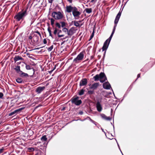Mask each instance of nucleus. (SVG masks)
<instances>
[{"label":"nucleus","mask_w":155,"mask_h":155,"mask_svg":"<svg viewBox=\"0 0 155 155\" xmlns=\"http://www.w3.org/2000/svg\"><path fill=\"white\" fill-rule=\"evenodd\" d=\"M27 15L26 10L24 11H21L17 13L14 16V18L17 21H19L21 19L23 20Z\"/></svg>","instance_id":"nucleus-1"},{"label":"nucleus","mask_w":155,"mask_h":155,"mask_svg":"<svg viewBox=\"0 0 155 155\" xmlns=\"http://www.w3.org/2000/svg\"><path fill=\"white\" fill-rule=\"evenodd\" d=\"M94 80L97 81L100 79V81L101 83H103L107 79L106 77L105 74L104 73L101 72L99 74H96L94 77Z\"/></svg>","instance_id":"nucleus-2"},{"label":"nucleus","mask_w":155,"mask_h":155,"mask_svg":"<svg viewBox=\"0 0 155 155\" xmlns=\"http://www.w3.org/2000/svg\"><path fill=\"white\" fill-rule=\"evenodd\" d=\"M114 33V32L112 31L109 38L104 42L103 46L102 48L103 51H106L107 49Z\"/></svg>","instance_id":"nucleus-3"},{"label":"nucleus","mask_w":155,"mask_h":155,"mask_svg":"<svg viewBox=\"0 0 155 155\" xmlns=\"http://www.w3.org/2000/svg\"><path fill=\"white\" fill-rule=\"evenodd\" d=\"M63 12L59 11L53 12L52 13V16L56 20H60L63 17Z\"/></svg>","instance_id":"nucleus-4"},{"label":"nucleus","mask_w":155,"mask_h":155,"mask_svg":"<svg viewBox=\"0 0 155 155\" xmlns=\"http://www.w3.org/2000/svg\"><path fill=\"white\" fill-rule=\"evenodd\" d=\"M84 56V52L83 51L81 52L77 56V57L73 60V62L74 63H79L83 60Z\"/></svg>","instance_id":"nucleus-5"},{"label":"nucleus","mask_w":155,"mask_h":155,"mask_svg":"<svg viewBox=\"0 0 155 155\" xmlns=\"http://www.w3.org/2000/svg\"><path fill=\"white\" fill-rule=\"evenodd\" d=\"M71 103L75 105L79 106L82 103V101L81 100H79V97H73L71 99Z\"/></svg>","instance_id":"nucleus-6"},{"label":"nucleus","mask_w":155,"mask_h":155,"mask_svg":"<svg viewBox=\"0 0 155 155\" xmlns=\"http://www.w3.org/2000/svg\"><path fill=\"white\" fill-rule=\"evenodd\" d=\"M72 14L75 18L79 16L80 14V12L78 11V9L76 7L72 12Z\"/></svg>","instance_id":"nucleus-7"},{"label":"nucleus","mask_w":155,"mask_h":155,"mask_svg":"<svg viewBox=\"0 0 155 155\" xmlns=\"http://www.w3.org/2000/svg\"><path fill=\"white\" fill-rule=\"evenodd\" d=\"M101 101H97L96 104V107L97 110L99 112H101L102 110V107L101 104Z\"/></svg>","instance_id":"nucleus-8"},{"label":"nucleus","mask_w":155,"mask_h":155,"mask_svg":"<svg viewBox=\"0 0 155 155\" xmlns=\"http://www.w3.org/2000/svg\"><path fill=\"white\" fill-rule=\"evenodd\" d=\"M87 83V79L84 78L82 79L80 81L79 85L80 86H82L86 85Z\"/></svg>","instance_id":"nucleus-9"},{"label":"nucleus","mask_w":155,"mask_h":155,"mask_svg":"<svg viewBox=\"0 0 155 155\" xmlns=\"http://www.w3.org/2000/svg\"><path fill=\"white\" fill-rule=\"evenodd\" d=\"M76 7L72 6L71 5L67 6L66 7V11L67 12L70 13L74 10Z\"/></svg>","instance_id":"nucleus-10"},{"label":"nucleus","mask_w":155,"mask_h":155,"mask_svg":"<svg viewBox=\"0 0 155 155\" xmlns=\"http://www.w3.org/2000/svg\"><path fill=\"white\" fill-rule=\"evenodd\" d=\"M103 85V88L106 89H110L111 88L110 84L108 82L104 83Z\"/></svg>","instance_id":"nucleus-11"},{"label":"nucleus","mask_w":155,"mask_h":155,"mask_svg":"<svg viewBox=\"0 0 155 155\" xmlns=\"http://www.w3.org/2000/svg\"><path fill=\"white\" fill-rule=\"evenodd\" d=\"M45 89V87H39L37 88L35 90V91L38 94H40L42 91Z\"/></svg>","instance_id":"nucleus-12"},{"label":"nucleus","mask_w":155,"mask_h":155,"mask_svg":"<svg viewBox=\"0 0 155 155\" xmlns=\"http://www.w3.org/2000/svg\"><path fill=\"white\" fill-rule=\"evenodd\" d=\"M18 74L20 77L22 78H28L29 77V75L27 73H25L22 71H21Z\"/></svg>","instance_id":"nucleus-13"},{"label":"nucleus","mask_w":155,"mask_h":155,"mask_svg":"<svg viewBox=\"0 0 155 155\" xmlns=\"http://www.w3.org/2000/svg\"><path fill=\"white\" fill-rule=\"evenodd\" d=\"M99 85V84L98 83H95L91 85V86L90 87V88L91 89L95 90L97 88Z\"/></svg>","instance_id":"nucleus-14"},{"label":"nucleus","mask_w":155,"mask_h":155,"mask_svg":"<svg viewBox=\"0 0 155 155\" xmlns=\"http://www.w3.org/2000/svg\"><path fill=\"white\" fill-rule=\"evenodd\" d=\"M101 117L107 120H111V118L110 117H107L104 114H101Z\"/></svg>","instance_id":"nucleus-15"},{"label":"nucleus","mask_w":155,"mask_h":155,"mask_svg":"<svg viewBox=\"0 0 155 155\" xmlns=\"http://www.w3.org/2000/svg\"><path fill=\"white\" fill-rule=\"evenodd\" d=\"M121 15V12H119L116 16L115 20H114V23H117L120 16Z\"/></svg>","instance_id":"nucleus-16"},{"label":"nucleus","mask_w":155,"mask_h":155,"mask_svg":"<svg viewBox=\"0 0 155 155\" xmlns=\"http://www.w3.org/2000/svg\"><path fill=\"white\" fill-rule=\"evenodd\" d=\"M39 38V36L35 34L33 36V40L34 42L37 43L38 42Z\"/></svg>","instance_id":"nucleus-17"},{"label":"nucleus","mask_w":155,"mask_h":155,"mask_svg":"<svg viewBox=\"0 0 155 155\" xmlns=\"http://www.w3.org/2000/svg\"><path fill=\"white\" fill-rule=\"evenodd\" d=\"M22 59V58L21 57L19 56H16L14 58V61L15 62H16L17 61L19 60H21Z\"/></svg>","instance_id":"nucleus-18"},{"label":"nucleus","mask_w":155,"mask_h":155,"mask_svg":"<svg viewBox=\"0 0 155 155\" xmlns=\"http://www.w3.org/2000/svg\"><path fill=\"white\" fill-rule=\"evenodd\" d=\"M73 27L69 29V31H68V34L69 36H71L74 34V31L72 29Z\"/></svg>","instance_id":"nucleus-19"},{"label":"nucleus","mask_w":155,"mask_h":155,"mask_svg":"<svg viewBox=\"0 0 155 155\" xmlns=\"http://www.w3.org/2000/svg\"><path fill=\"white\" fill-rule=\"evenodd\" d=\"M20 66L18 65L16 66V67L14 68V70H15L16 72L18 74L21 71L20 70Z\"/></svg>","instance_id":"nucleus-20"},{"label":"nucleus","mask_w":155,"mask_h":155,"mask_svg":"<svg viewBox=\"0 0 155 155\" xmlns=\"http://www.w3.org/2000/svg\"><path fill=\"white\" fill-rule=\"evenodd\" d=\"M150 63L148 64H146L143 68L141 69V71L143 72H146L148 70V69H146V68L148 65Z\"/></svg>","instance_id":"nucleus-21"},{"label":"nucleus","mask_w":155,"mask_h":155,"mask_svg":"<svg viewBox=\"0 0 155 155\" xmlns=\"http://www.w3.org/2000/svg\"><path fill=\"white\" fill-rule=\"evenodd\" d=\"M16 81L18 83H21L23 82V80L21 78H18L16 79Z\"/></svg>","instance_id":"nucleus-22"},{"label":"nucleus","mask_w":155,"mask_h":155,"mask_svg":"<svg viewBox=\"0 0 155 155\" xmlns=\"http://www.w3.org/2000/svg\"><path fill=\"white\" fill-rule=\"evenodd\" d=\"M86 12L88 14L91 13L92 12V9L91 8H86L85 9Z\"/></svg>","instance_id":"nucleus-23"},{"label":"nucleus","mask_w":155,"mask_h":155,"mask_svg":"<svg viewBox=\"0 0 155 155\" xmlns=\"http://www.w3.org/2000/svg\"><path fill=\"white\" fill-rule=\"evenodd\" d=\"M85 91V90L82 89L78 92V94L79 95H82L84 94V92Z\"/></svg>","instance_id":"nucleus-24"},{"label":"nucleus","mask_w":155,"mask_h":155,"mask_svg":"<svg viewBox=\"0 0 155 155\" xmlns=\"http://www.w3.org/2000/svg\"><path fill=\"white\" fill-rule=\"evenodd\" d=\"M24 109V107H21L18 109L15 110L14 111H15V114H16L19 113L20 111H21L22 110H23Z\"/></svg>","instance_id":"nucleus-25"},{"label":"nucleus","mask_w":155,"mask_h":155,"mask_svg":"<svg viewBox=\"0 0 155 155\" xmlns=\"http://www.w3.org/2000/svg\"><path fill=\"white\" fill-rule=\"evenodd\" d=\"M41 140L44 141H46L47 140V138L46 136L45 135L43 136L41 138Z\"/></svg>","instance_id":"nucleus-26"},{"label":"nucleus","mask_w":155,"mask_h":155,"mask_svg":"<svg viewBox=\"0 0 155 155\" xmlns=\"http://www.w3.org/2000/svg\"><path fill=\"white\" fill-rule=\"evenodd\" d=\"M74 25L78 27L80 26L79 23L77 21H74Z\"/></svg>","instance_id":"nucleus-27"},{"label":"nucleus","mask_w":155,"mask_h":155,"mask_svg":"<svg viewBox=\"0 0 155 155\" xmlns=\"http://www.w3.org/2000/svg\"><path fill=\"white\" fill-rule=\"evenodd\" d=\"M28 150L30 152H32L34 151V149L33 147H28Z\"/></svg>","instance_id":"nucleus-28"},{"label":"nucleus","mask_w":155,"mask_h":155,"mask_svg":"<svg viewBox=\"0 0 155 155\" xmlns=\"http://www.w3.org/2000/svg\"><path fill=\"white\" fill-rule=\"evenodd\" d=\"M53 45H52L50 47L47 48V50L48 51H51L53 49Z\"/></svg>","instance_id":"nucleus-29"},{"label":"nucleus","mask_w":155,"mask_h":155,"mask_svg":"<svg viewBox=\"0 0 155 155\" xmlns=\"http://www.w3.org/2000/svg\"><path fill=\"white\" fill-rule=\"evenodd\" d=\"M25 68L27 70H30L31 69V66L30 65L27 64H26Z\"/></svg>","instance_id":"nucleus-30"},{"label":"nucleus","mask_w":155,"mask_h":155,"mask_svg":"<svg viewBox=\"0 0 155 155\" xmlns=\"http://www.w3.org/2000/svg\"><path fill=\"white\" fill-rule=\"evenodd\" d=\"M50 20H51V25L52 26H53L54 24V20L52 18H51L50 19Z\"/></svg>","instance_id":"nucleus-31"},{"label":"nucleus","mask_w":155,"mask_h":155,"mask_svg":"<svg viewBox=\"0 0 155 155\" xmlns=\"http://www.w3.org/2000/svg\"><path fill=\"white\" fill-rule=\"evenodd\" d=\"M61 24V26L63 28L65 26V22L63 21H61L60 22Z\"/></svg>","instance_id":"nucleus-32"},{"label":"nucleus","mask_w":155,"mask_h":155,"mask_svg":"<svg viewBox=\"0 0 155 155\" xmlns=\"http://www.w3.org/2000/svg\"><path fill=\"white\" fill-rule=\"evenodd\" d=\"M94 30L91 34V35L90 36V40H91V39L93 37L94 35Z\"/></svg>","instance_id":"nucleus-33"},{"label":"nucleus","mask_w":155,"mask_h":155,"mask_svg":"<svg viewBox=\"0 0 155 155\" xmlns=\"http://www.w3.org/2000/svg\"><path fill=\"white\" fill-rule=\"evenodd\" d=\"M62 31L63 32H67V33L68 32V30L67 28H64L63 29H62Z\"/></svg>","instance_id":"nucleus-34"},{"label":"nucleus","mask_w":155,"mask_h":155,"mask_svg":"<svg viewBox=\"0 0 155 155\" xmlns=\"http://www.w3.org/2000/svg\"><path fill=\"white\" fill-rule=\"evenodd\" d=\"M16 114L15 113V111H14L10 113L8 115H9V116H11L13 115L14 114Z\"/></svg>","instance_id":"nucleus-35"},{"label":"nucleus","mask_w":155,"mask_h":155,"mask_svg":"<svg viewBox=\"0 0 155 155\" xmlns=\"http://www.w3.org/2000/svg\"><path fill=\"white\" fill-rule=\"evenodd\" d=\"M56 25L57 27H58V28H60L61 27V26L60 25V24L58 23H56Z\"/></svg>","instance_id":"nucleus-36"},{"label":"nucleus","mask_w":155,"mask_h":155,"mask_svg":"<svg viewBox=\"0 0 155 155\" xmlns=\"http://www.w3.org/2000/svg\"><path fill=\"white\" fill-rule=\"evenodd\" d=\"M54 34L55 35H56L57 33V32L58 31V30H57V28H54Z\"/></svg>","instance_id":"nucleus-37"},{"label":"nucleus","mask_w":155,"mask_h":155,"mask_svg":"<svg viewBox=\"0 0 155 155\" xmlns=\"http://www.w3.org/2000/svg\"><path fill=\"white\" fill-rule=\"evenodd\" d=\"M117 23H114V28L113 31L115 32V31L116 29V28L117 26Z\"/></svg>","instance_id":"nucleus-38"},{"label":"nucleus","mask_w":155,"mask_h":155,"mask_svg":"<svg viewBox=\"0 0 155 155\" xmlns=\"http://www.w3.org/2000/svg\"><path fill=\"white\" fill-rule=\"evenodd\" d=\"M58 37L59 38H61V37H63L64 36V35H59V32H58Z\"/></svg>","instance_id":"nucleus-39"},{"label":"nucleus","mask_w":155,"mask_h":155,"mask_svg":"<svg viewBox=\"0 0 155 155\" xmlns=\"http://www.w3.org/2000/svg\"><path fill=\"white\" fill-rule=\"evenodd\" d=\"M89 94H92L94 93V91H89L88 92Z\"/></svg>","instance_id":"nucleus-40"},{"label":"nucleus","mask_w":155,"mask_h":155,"mask_svg":"<svg viewBox=\"0 0 155 155\" xmlns=\"http://www.w3.org/2000/svg\"><path fill=\"white\" fill-rule=\"evenodd\" d=\"M3 96V94L2 92H0V98H2Z\"/></svg>","instance_id":"nucleus-41"},{"label":"nucleus","mask_w":155,"mask_h":155,"mask_svg":"<svg viewBox=\"0 0 155 155\" xmlns=\"http://www.w3.org/2000/svg\"><path fill=\"white\" fill-rule=\"evenodd\" d=\"M35 32L38 34L40 37L41 36V34L40 33V32L38 31H35Z\"/></svg>","instance_id":"nucleus-42"},{"label":"nucleus","mask_w":155,"mask_h":155,"mask_svg":"<svg viewBox=\"0 0 155 155\" xmlns=\"http://www.w3.org/2000/svg\"><path fill=\"white\" fill-rule=\"evenodd\" d=\"M140 76V73H139L137 75V78H136V81L137 80V79L139 78Z\"/></svg>","instance_id":"nucleus-43"},{"label":"nucleus","mask_w":155,"mask_h":155,"mask_svg":"<svg viewBox=\"0 0 155 155\" xmlns=\"http://www.w3.org/2000/svg\"><path fill=\"white\" fill-rule=\"evenodd\" d=\"M47 41L45 39H44L43 40V43L44 44H46L47 43Z\"/></svg>","instance_id":"nucleus-44"},{"label":"nucleus","mask_w":155,"mask_h":155,"mask_svg":"<svg viewBox=\"0 0 155 155\" xmlns=\"http://www.w3.org/2000/svg\"><path fill=\"white\" fill-rule=\"evenodd\" d=\"M48 31L49 33H50V32H51V30L49 27H48Z\"/></svg>","instance_id":"nucleus-45"},{"label":"nucleus","mask_w":155,"mask_h":155,"mask_svg":"<svg viewBox=\"0 0 155 155\" xmlns=\"http://www.w3.org/2000/svg\"><path fill=\"white\" fill-rule=\"evenodd\" d=\"M32 38L33 39V37L31 36H30L28 37V39L30 40H31Z\"/></svg>","instance_id":"nucleus-46"},{"label":"nucleus","mask_w":155,"mask_h":155,"mask_svg":"<svg viewBox=\"0 0 155 155\" xmlns=\"http://www.w3.org/2000/svg\"><path fill=\"white\" fill-rule=\"evenodd\" d=\"M90 120L93 123H94V124H95V122L94 121V120H92L90 118Z\"/></svg>","instance_id":"nucleus-47"},{"label":"nucleus","mask_w":155,"mask_h":155,"mask_svg":"<svg viewBox=\"0 0 155 155\" xmlns=\"http://www.w3.org/2000/svg\"><path fill=\"white\" fill-rule=\"evenodd\" d=\"M70 3H71L72 2L73 0H67Z\"/></svg>","instance_id":"nucleus-48"},{"label":"nucleus","mask_w":155,"mask_h":155,"mask_svg":"<svg viewBox=\"0 0 155 155\" xmlns=\"http://www.w3.org/2000/svg\"><path fill=\"white\" fill-rule=\"evenodd\" d=\"M66 108V107H62V108L61 109V111H63L65 110V109Z\"/></svg>","instance_id":"nucleus-49"},{"label":"nucleus","mask_w":155,"mask_h":155,"mask_svg":"<svg viewBox=\"0 0 155 155\" xmlns=\"http://www.w3.org/2000/svg\"><path fill=\"white\" fill-rule=\"evenodd\" d=\"M54 0H49L48 2L50 3H52Z\"/></svg>","instance_id":"nucleus-50"},{"label":"nucleus","mask_w":155,"mask_h":155,"mask_svg":"<svg viewBox=\"0 0 155 155\" xmlns=\"http://www.w3.org/2000/svg\"><path fill=\"white\" fill-rule=\"evenodd\" d=\"M83 112L82 111H81L79 112V114L80 115H82L83 114Z\"/></svg>","instance_id":"nucleus-51"},{"label":"nucleus","mask_w":155,"mask_h":155,"mask_svg":"<svg viewBox=\"0 0 155 155\" xmlns=\"http://www.w3.org/2000/svg\"><path fill=\"white\" fill-rule=\"evenodd\" d=\"M49 36H50L52 37V35L51 32H50V33H49Z\"/></svg>","instance_id":"nucleus-52"},{"label":"nucleus","mask_w":155,"mask_h":155,"mask_svg":"<svg viewBox=\"0 0 155 155\" xmlns=\"http://www.w3.org/2000/svg\"><path fill=\"white\" fill-rule=\"evenodd\" d=\"M26 54L27 55H30V54L29 53H26Z\"/></svg>","instance_id":"nucleus-53"},{"label":"nucleus","mask_w":155,"mask_h":155,"mask_svg":"<svg viewBox=\"0 0 155 155\" xmlns=\"http://www.w3.org/2000/svg\"><path fill=\"white\" fill-rule=\"evenodd\" d=\"M68 38V36H66L65 38H64L63 39H65L66 38Z\"/></svg>","instance_id":"nucleus-54"},{"label":"nucleus","mask_w":155,"mask_h":155,"mask_svg":"<svg viewBox=\"0 0 155 155\" xmlns=\"http://www.w3.org/2000/svg\"><path fill=\"white\" fill-rule=\"evenodd\" d=\"M94 0H91V2H94Z\"/></svg>","instance_id":"nucleus-55"},{"label":"nucleus","mask_w":155,"mask_h":155,"mask_svg":"<svg viewBox=\"0 0 155 155\" xmlns=\"http://www.w3.org/2000/svg\"><path fill=\"white\" fill-rule=\"evenodd\" d=\"M2 150H3L2 149H0V152H1Z\"/></svg>","instance_id":"nucleus-56"},{"label":"nucleus","mask_w":155,"mask_h":155,"mask_svg":"<svg viewBox=\"0 0 155 155\" xmlns=\"http://www.w3.org/2000/svg\"><path fill=\"white\" fill-rule=\"evenodd\" d=\"M61 30H59V31H58V32H59V33L60 32H61Z\"/></svg>","instance_id":"nucleus-57"},{"label":"nucleus","mask_w":155,"mask_h":155,"mask_svg":"<svg viewBox=\"0 0 155 155\" xmlns=\"http://www.w3.org/2000/svg\"><path fill=\"white\" fill-rule=\"evenodd\" d=\"M117 145H118V147L119 148H120V147H119V144H118V143H117Z\"/></svg>","instance_id":"nucleus-58"},{"label":"nucleus","mask_w":155,"mask_h":155,"mask_svg":"<svg viewBox=\"0 0 155 155\" xmlns=\"http://www.w3.org/2000/svg\"><path fill=\"white\" fill-rule=\"evenodd\" d=\"M28 57H29V58H31V57H30V56H29Z\"/></svg>","instance_id":"nucleus-59"},{"label":"nucleus","mask_w":155,"mask_h":155,"mask_svg":"<svg viewBox=\"0 0 155 155\" xmlns=\"http://www.w3.org/2000/svg\"><path fill=\"white\" fill-rule=\"evenodd\" d=\"M35 49H38L39 48H36Z\"/></svg>","instance_id":"nucleus-60"},{"label":"nucleus","mask_w":155,"mask_h":155,"mask_svg":"<svg viewBox=\"0 0 155 155\" xmlns=\"http://www.w3.org/2000/svg\"><path fill=\"white\" fill-rule=\"evenodd\" d=\"M32 40L31 41V42H30L31 43V42H32Z\"/></svg>","instance_id":"nucleus-61"},{"label":"nucleus","mask_w":155,"mask_h":155,"mask_svg":"<svg viewBox=\"0 0 155 155\" xmlns=\"http://www.w3.org/2000/svg\"><path fill=\"white\" fill-rule=\"evenodd\" d=\"M81 22V21H79V22Z\"/></svg>","instance_id":"nucleus-62"},{"label":"nucleus","mask_w":155,"mask_h":155,"mask_svg":"<svg viewBox=\"0 0 155 155\" xmlns=\"http://www.w3.org/2000/svg\"><path fill=\"white\" fill-rule=\"evenodd\" d=\"M121 152V153H122V152L121 151H120Z\"/></svg>","instance_id":"nucleus-63"},{"label":"nucleus","mask_w":155,"mask_h":155,"mask_svg":"<svg viewBox=\"0 0 155 155\" xmlns=\"http://www.w3.org/2000/svg\"><path fill=\"white\" fill-rule=\"evenodd\" d=\"M91 85V84L89 85V86H90Z\"/></svg>","instance_id":"nucleus-64"}]
</instances>
